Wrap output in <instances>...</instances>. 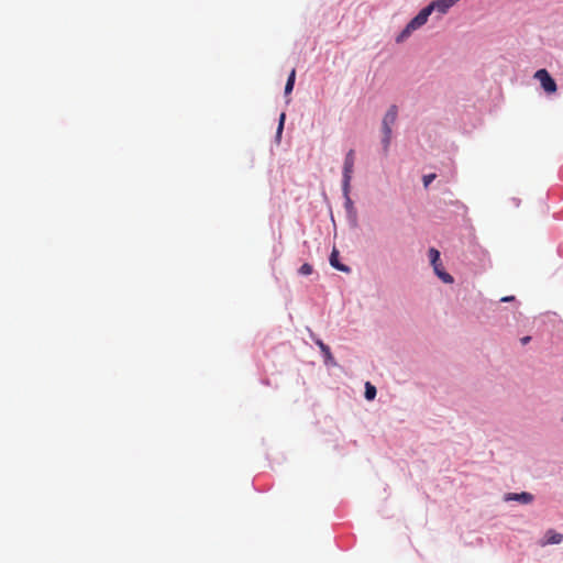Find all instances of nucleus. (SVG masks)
<instances>
[{
  "label": "nucleus",
  "instance_id": "1",
  "mask_svg": "<svg viewBox=\"0 0 563 563\" xmlns=\"http://www.w3.org/2000/svg\"><path fill=\"white\" fill-rule=\"evenodd\" d=\"M309 338L318 346L324 365L328 367L338 366V362L333 356L330 345L327 344L318 334H316L311 330H309Z\"/></svg>",
  "mask_w": 563,
  "mask_h": 563
},
{
  "label": "nucleus",
  "instance_id": "2",
  "mask_svg": "<svg viewBox=\"0 0 563 563\" xmlns=\"http://www.w3.org/2000/svg\"><path fill=\"white\" fill-rule=\"evenodd\" d=\"M533 77L540 82V86L547 96H551L556 92V80L547 68L537 69Z\"/></svg>",
  "mask_w": 563,
  "mask_h": 563
},
{
  "label": "nucleus",
  "instance_id": "3",
  "mask_svg": "<svg viewBox=\"0 0 563 563\" xmlns=\"http://www.w3.org/2000/svg\"><path fill=\"white\" fill-rule=\"evenodd\" d=\"M355 165V150L350 148L343 159L342 179L341 184H349L352 181Z\"/></svg>",
  "mask_w": 563,
  "mask_h": 563
},
{
  "label": "nucleus",
  "instance_id": "4",
  "mask_svg": "<svg viewBox=\"0 0 563 563\" xmlns=\"http://www.w3.org/2000/svg\"><path fill=\"white\" fill-rule=\"evenodd\" d=\"M536 496L527 490L522 492H508L503 495L505 503L516 501L520 505H530L534 501Z\"/></svg>",
  "mask_w": 563,
  "mask_h": 563
},
{
  "label": "nucleus",
  "instance_id": "5",
  "mask_svg": "<svg viewBox=\"0 0 563 563\" xmlns=\"http://www.w3.org/2000/svg\"><path fill=\"white\" fill-rule=\"evenodd\" d=\"M329 264L338 272L345 274H350L352 272V267L341 261L340 251L336 246H333L329 254Z\"/></svg>",
  "mask_w": 563,
  "mask_h": 563
},
{
  "label": "nucleus",
  "instance_id": "6",
  "mask_svg": "<svg viewBox=\"0 0 563 563\" xmlns=\"http://www.w3.org/2000/svg\"><path fill=\"white\" fill-rule=\"evenodd\" d=\"M296 76H297L296 68H292L288 73V76H287V79H286V84H285V87H284V98H285L286 106H288L290 103V101H291L290 95L292 93L294 88H295Z\"/></svg>",
  "mask_w": 563,
  "mask_h": 563
},
{
  "label": "nucleus",
  "instance_id": "7",
  "mask_svg": "<svg viewBox=\"0 0 563 563\" xmlns=\"http://www.w3.org/2000/svg\"><path fill=\"white\" fill-rule=\"evenodd\" d=\"M398 112H399L398 106L395 103L390 104L388 107V109L386 110L385 114L383 115L380 125L394 128V125L397 121V118H398Z\"/></svg>",
  "mask_w": 563,
  "mask_h": 563
},
{
  "label": "nucleus",
  "instance_id": "8",
  "mask_svg": "<svg viewBox=\"0 0 563 563\" xmlns=\"http://www.w3.org/2000/svg\"><path fill=\"white\" fill-rule=\"evenodd\" d=\"M351 189H352L351 183L341 184L343 207H344L345 211L356 208L353 199L351 198Z\"/></svg>",
  "mask_w": 563,
  "mask_h": 563
},
{
  "label": "nucleus",
  "instance_id": "9",
  "mask_svg": "<svg viewBox=\"0 0 563 563\" xmlns=\"http://www.w3.org/2000/svg\"><path fill=\"white\" fill-rule=\"evenodd\" d=\"M427 256L432 269L443 264L441 258V252L435 246L428 247Z\"/></svg>",
  "mask_w": 563,
  "mask_h": 563
},
{
  "label": "nucleus",
  "instance_id": "10",
  "mask_svg": "<svg viewBox=\"0 0 563 563\" xmlns=\"http://www.w3.org/2000/svg\"><path fill=\"white\" fill-rule=\"evenodd\" d=\"M562 541L563 534L554 529L547 530L543 536V544H560Z\"/></svg>",
  "mask_w": 563,
  "mask_h": 563
},
{
  "label": "nucleus",
  "instance_id": "11",
  "mask_svg": "<svg viewBox=\"0 0 563 563\" xmlns=\"http://www.w3.org/2000/svg\"><path fill=\"white\" fill-rule=\"evenodd\" d=\"M433 274L446 285H452L454 283V277L444 268L443 264L439 267L433 268Z\"/></svg>",
  "mask_w": 563,
  "mask_h": 563
},
{
  "label": "nucleus",
  "instance_id": "12",
  "mask_svg": "<svg viewBox=\"0 0 563 563\" xmlns=\"http://www.w3.org/2000/svg\"><path fill=\"white\" fill-rule=\"evenodd\" d=\"M416 30L407 22L405 26L396 34L395 42L401 44L406 42Z\"/></svg>",
  "mask_w": 563,
  "mask_h": 563
},
{
  "label": "nucleus",
  "instance_id": "13",
  "mask_svg": "<svg viewBox=\"0 0 563 563\" xmlns=\"http://www.w3.org/2000/svg\"><path fill=\"white\" fill-rule=\"evenodd\" d=\"M346 221L350 229H357L358 228V213L357 209H351L345 211Z\"/></svg>",
  "mask_w": 563,
  "mask_h": 563
},
{
  "label": "nucleus",
  "instance_id": "14",
  "mask_svg": "<svg viewBox=\"0 0 563 563\" xmlns=\"http://www.w3.org/2000/svg\"><path fill=\"white\" fill-rule=\"evenodd\" d=\"M377 388L371 382H366L364 385V398L367 401H373L376 398Z\"/></svg>",
  "mask_w": 563,
  "mask_h": 563
},
{
  "label": "nucleus",
  "instance_id": "15",
  "mask_svg": "<svg viewBox=\"0 0 563 563\" xmlns=\"http://www.w3.org/2000/svg\"><path fill=\"white\" fill-rule=\"evenodd\" d=\"M391 141L393 140L389 139V137H384V136L380 137V152H379V154L383 157H387L388 156Z\"/></svg>",
  "mask_w": 563,
  "mask_h": 563
},
{
  "label": "nucleus",
  "instance_id": "16",
  "mask_svg": "<svg viewBox=\"0 0 563 563\" xmlns=\"http://www.w3.org/2000/svg\"><path fill=\"white\" fill-rule=\"evenodd\" d=\"M298 275L300 276H310L314 269H313V266L308 263V262H305L303 264H301L298 268Z\"/></svg>",
  "mask_w": 563,
  "mask_h": 563
},
{
  "label": "nucleus",
  "instance_id": "17",
  "mask_svg": "<svg viewBox=\"0 0 563 563\" xmlns=\"http://www.w3.org/2000/svg\"><path fill=\"white\" fill-rule=\"evenodd\" d=\"M435 178H437V174H434V173H429V174L422 175L423 187L429 188V186L434 181Z\"/></svg>",
  "mask_w": 563,
  "mask_h": 563
},
{
  "label": "nucleus",
  "instance_id": "18",
  "mask_svg": "<svg viewBox=\"0 0 563 563\" xmlns=\"http://www.w3.org/2000/svg\"><path fill=\"white\" fill-rule=\"evenodd\" d=\"M380 132H382V136L389 137L393 140V137H394L393 126L380 125Z\"/></svg>",
  "mask_w": 563,
  "mask_h": 563
},
{
  "label": "nucleus",
  "instance_id": "19",
  "mask_svg": "<svg viewBox=\"0 0 563 563\" xmlns=\"http://www.w3.org/2000/svg\"><path fill=\"white\" fill-rule=\"evenodd\" d=\"M335 539H336V545L341 550H347L351 547V544L353 543V537H350L347 539L346 543H344L342 540H340L338 538H335Z\"/></svg>",
  "mask_w": 563,
  "mask_h": 563
},
{
  "label": "nucleus",
  "instance_id": "20",
  "mask_svg": "<svg viewBox=\"0 0 563 563\" xmlns=\"http://www.w3.org/2000/svg\"><path fill=\"white\" fill-rule=\"evenodd\" d=\"M286 118H287L286 112L285 111L280 112V114L278 117V121H277L278 129H280V130L285 129Z\"/></svg>",
  "mask_w": 563,
  "mask_h": 563
},
{
  "label": "nucleus",
  "instance_id": "21",
  "mask_svg": "<svg viewBox=\"0 0 563 563\" xmlns=\"http://www.w3.org/2000/svg\"><path fill=\"white\" fill-rule=\"evenodd\" d=\"M286 118H287L286 112L285 111L280 112V114L278 117V121H277L278 129H280V130L285 129Z\"/></svg>",
  "mask_w": 563,
  "mask_h": 563
},
{
  "label": "nucleus",
  "instance_id": "22",
  "mask_svg": "<svg viewBox=\"0 0 563 563\" xmlns=\"http://www.w3.org/2000/svg\"><path fill=\"white\" fill-rule=\"evenodd\" d=\"M283 132H284V130H280V129L276 128V132H275V135H274V139H273V143L274 144H276V145L280 144L282 137H283Z\"/></svg>",
  "mask_w": 563,
  "mask_h": 563
},
{
  "label": "nucleus",
  "instance_id": "23",
  "mask_svg": "<svg viewBox=\"0 0 563 563\" xmlns=\"http://www.w3.org/2000/svg\"><path fill=\"white\" fill-rule=\"evenodd\" d=\"M543 317L548 318V320L550 322H552L553 324L558 321V314L555 312H547L544 314H542Z\"/></svg>",
  "mask_w": 563,
  "mask_h": 563
},
{
  "label": "nucleus",
  "instance_id": "24",
  "mask_svg": "<svg viewBox=\"0 0 563 563\" xmlns=\"http://www.w3.org/2000/svg\"><path fill=\"white\" fill-rule=\"evenodd\" d=\"M499 301L500 302H518L516 296H514V295L504 296L500 298Z\"/></svg>",
  "mask_w": 563,
  "mask_h": 563
},
{
  "label": "nucleus",
  "instance_id": "25",
  "mask_svg": "<svg viewBox=\"0 0 563 563\" xmlns=\"http://www.w3.org/2000/svg\"><path fill=\"white\" fill-rule=\"evenodd\" d=\"M531 340H532L531 335H523L520 338V343H521V345L525 346V345L529 344L531 342Z\"/></svg>",
  "mask_w": 563,
  "mask_h": 563
},
{
  "label": "nucleus",
  "instance_id": "26",
  "mask_svg": "<svg viewBox=\"0 0 563 563\" xmlns=\"http://www.w3.org/2000/svg\"><path fill=\"white\" fill-rule=\"evenodd\" d=\"M509 201L514 205L515 208H519L521 205V199L517 197H511Z\"/></svg>",
  "mask_w": 563,
  "mask_h": 563
},
{
  "label": "nucleus",
  "instance_id": "27",
  "mask_svg": "<svg viewBox=\"0 0 563 563\" xmlns=\"http://www.w3.org/2000/svg\"><path fill=\"white\" fill-rule=\"evenodd\" d=\"M329 212H330L331 221H332L333 225L335 227V220H334V216H333V212H332V207H331V205H329Z\"/></svg>",
  "mask_w": 563,
  "mask_h": 563
},
{
  "label": "nucleus",
  "instance_id": "28",
  "mask_svg": "<svg viewBox=\"0 0 563 563\" xmlns=\"http://www.w3.org/2000/svg\"><path fill=\"white\" fill-rule=\"evenodd\" d=\"M457 205H460L464 210H466V206L461 203L460 201H456Z\"/></svg>",
  "mask_w": 563,
  "mask_h": 563
},
{
  "label": "nucleus",
  "instance_id": "29",
  "mask_svg": "<svg viewBox=\"0 0 563 563\" xmlns=\"http://www.w3.org/2000/svg\"><path fill=\"white\" fill-rule=\"evenodd\" d=\"M561 421H562V423H563V417H562Z\"/></svg>",
  "mask_w": 563,
  "mask_h": 563
}]
</instances>
